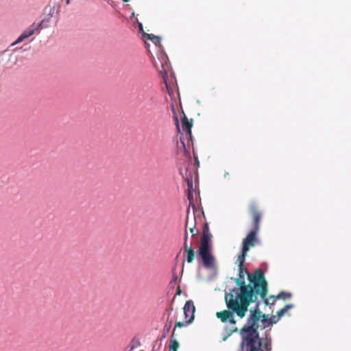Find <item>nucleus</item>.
I'll return each instance as SVG.
<instances>
[{
  "label": "nucleus",
  "instance_id": "obj_6",
  "mask_svg": "<svg viewBox=\"0 0 351 351\" xmlns=\"http://www.w3.org/2000/svg\"><path fill=\"white\" fill-rule=\"evenodd\" d=\"M153 64L155 69L160 73L163 79L167 75L168 71L170 69V64L168 58L165 54L160 53L157 59H154Z\"/></svg>",
  "mask_w": 351,
  "mask_h": 351
},
{
  "label": "nucleus",
  "instance_id": "obj_5",
  "mask_svg": "<svg viewBox=\"0 0 351 351\" xmlns=\"http://www.w3.org/2000/svg\"><path fill=\"white\" fill-rule=\"evenodd\" d=\"M204 218V216L201 213L196 215L193 213V215H191L189 212H188L186 217L185 228H189L192 237H195L199 234V230L196 229V225L198 222H202Z\"/></svg>",
  "mask_w": 351,
  "mask_h": 351
},
{
  "label": "nucleus",
  "instance_id": "obj_31",
  "mask_svg": "<svg viewBox=\"0 0 351 351\" xmlns=\"http://www.w3.org/2000/svg\"><path fill=\"white\" fill-rule=\"evenodd\" d=\"M169 328H171V324H169V326H167V328H168V330L169 329Z\"/></svg>",
  "mask_w": 351,
  "mask_h": 351
},
{
  "label": "nucleus",
  "instance_id": "obj_11",
  "mask_svg": "<svg viewBox=\"0 0 351 351\" xmlns=\"http://www.w3.org/2000/svg\"><path fill=\"white\" fill-rule=\"evenodd\" d=\"M182 130L186 132L187 134L189 135L190 138L191 137V127H192V120H189L186 115L184 114L182 117Z\"/></svg>",
  "mask_w": 351,
  "mask_h": 351
},
{
  "label": "nucleus",
  "instance_id": "obj_30",
  "mask_svg": "<svg viewBox=\"0 0 351 351\" xmlns=\"http://www.w3.org/2000/svg\"><path fill=\"white\" fill-rule=\"evenodd\" d=\"M124 2H128L130 0H122Z\"/></svg>",
  "mask_w": 351,
  "mask_h": 351
},
{
  "label": "nucleus",
  "instance_id": "obj_23",
  "mask_svg": "<svg viewBox=\"0 0 351 351\" xmlns=\"http://www.w3.org/2000/svg\"><path fill=\"white\" fill-rule=\"evenodd\" d=\"M188 241V233H187L186 230H185L184 241Z\"/></svg>",
  "mask_w": 351,
  "mask_h": 351
},
{
  "label": "nucleus",
  "instance_id": "obj_18",
  "mask_svg": "<svg viewBox=\"0 0 351 351\" xmlns=\"http://www.w3.org/2000/svg\"><path fill=\"white\" fill-rule=\"evenodd\" d=\"M191 323H187V319H186L185 322H178L176 323L175 324V327H174V329L172 332V335H171V337H173L174 336V334H175V329L176 328H182V327H184V326H186L189 324H190Z\"/></svg>",
  "mask_w": 351,
  "mask_h": 351
},
{
  "label": "nucleus",
  "instance_id": "obj_21",
  "mask_svg": "<svg viewBox=\"0 0 351 351\" xmlns=\"http://www.w3.org/2000/svg\"><path fill=\"white\" fill-rule=\"evenodd\" d=\"M187 196H188V199L190 202V204H191V202L193 200V191H189Z\"/></svg>",
  "mask_w": 351,
  "mask_h": 351
},
{
  "label": "nucleus",
  "instance_id": "obj_16",
  "mask_svg": "<svg viewBox=\"0 0 351 351\" xmlns=\"http://www.w3.org/2000/svg\"><path fill=\"white\" fill-rule=\"evenodd\" d=\"M293 305L292 304H287L284 306V308H281L280 310H279L278 312H277V315L279 317V318L280 319V317L282 316H283L289 309H291V308H293Z\"/></svg>",
  "mask_w": 351,
  "mask_h": 351
},
{
  "label": "nucleus",
  "instance_id": "obj_13",
  "mask_svg": "<svg viewBox=\"0 0 351 351\" xmlns=\"http://www.w3.org/2000/svg\"><path fill=\"white\" fill-rule=\"evenodd\" d=\"M143 37L145 40H150L153 42V43L157 46H160V38L159 36H155L152 34H146L144 33Z\"/></svg>",
  "mask_w": 351,
  "mask_h": 351
},
{
  "label": "nucleus",
  "instance_id": "obj_8",
  "mask_svg": "<svg viewBox=\"0 0 351 351\" xmlns=\"http://www.w3.org/2000/svg\"><path fill=\"white\" fill-rule=\"evenodd\" d=\"M233 313H236L228 308V310H223L220 312H217L216 315L222 322H229L230 324H234L236 321Z\"/></svg>",
  "mask_w": 351,
  "mask_h": 351
},
{
  "label": "nucleus",
  "instance_id": "obj_24",
  "mask_svg": "<svg viewBox=\"0 0 351 351\" xmlns=\"http://www.w3.org/2000/svg\"><path fill=\"white\" fill-rule=\"evenodd\" d=\"M186 245H191V244H189L188 241H184V250H186Z\"/></svg>",
  "mask_w": 351,
  "mask_h": 351
},
{
  "label": "nucleus",
  "instance_id": "obj_20",
  "mask_svg": "<svg viewBox=\"0 0 351 351\" xmlns=\"http://www.w3.org/2000/svg\"><path fill=\"white\" fill-rule=\"evenodd\" d=\"M269 319V322H271V325L273 324L277 323L280 320V318H279V317L277 315H272Z\"/></svg>",
  "mask_w": 351,
  "mask_h": 351
},
{
  "label": "nucleus",
  "instance_id": "obj_32",
  "mask_svg": "<svg viewBox=\"0 0 351 351\" xmlns=\"http://www.w3.org/2000/svg\"><path fill=\"white\" fill-rule=\"evenodd\" d=\"M169 328H171V324H169V326H167V328H168V330L169 329Z\"/></svg>",
  "mask_w": 351,
  "mask_h": 351
},
{
  "label": "nucleus",
  "instance_id": "obj_12",
  "mask_svg": "<svg viewBox=\"0 0 351 351\" xmlns=\"http://www.w3.org/2000/svg\"><path fill=\"white\" fill-rule=\"evenodd\" d=\"M186 254V261L188 263H192L195 258V251L192 247V245H186V250H184Z\"/></svg>",
  "mask_w": 351,
  "mask_h": 351
},
{
  "label": "nucleus",
  "instance_id": "obj_7",
  "mask_svg": "<svg viewBox=\"0 0 351 351\" xmlns=\"http://www.w3.org/2000/svg\"><path fill=\"white\" fill-rule=\"evenodd\" d=\"M183 310L184 318L185 319H187V323H191L194 319V313L195 311V307L193 302L191 300L186 301Z\"/></svg>",
  "mask_w": 351,
  "mask_h": 351
},
{
  "label": "nucleus",
  "instance_id": "obj_29",
  "mask_svg": "<svg viewBox=\"0 0 351 351\" xmlns=\"http://www.w3.org/2000/svg\"><path fill=\"white\" fill-rule=\"evenodd\" d=\"M182 143L183 147H184V148H185L184 143V142H182Z\"/></svg>",
  "mask_w": 351,
  "mask_h": 351
},
{
  "label": "nucleus",
  "instance_id": "obj_3",
  "mask_svg": "<svg viewBox=\"0 0 351 351\" xmlns=\"http://www.w3.org/2000/svg\"><path fill=\"white\" fill-rule=\"evenodd\" d=\"M212 238L213 235L210 232L208 223L204 221L197 254L201 258L203 266L206 269L217 271L218 267L217 263L212 252Z\"/></svg>",
  "mask_w": 351,
  "mask_h": 351
},
{
  "label": "nucleus",
  "instance_id": "obj_27",
  "mask_svg": "<svg viewBox=\"0 0 351 351\" xmlns=\"http://www.w3.org/2000/svg\"><path fill=\"white\" fill-rule=\"evenodd\" d=\"M180 287L178 288V290H177V293L178 294H180Z\"/></svg>",
  "mask_w": 351,
  "mask_h": 351
},
{
  "label": "nucleus",
  "instance_id": "obj_2",
  "mask_svg": "<svg viewBox=\"0 0 351 351\" xmlns=\"http://www.w3.org/2000/svg\"><path fill=\"white\" fill-rule=\"evenodd\" d=\"M259 321L261 322V327L263 328H265L271 325L268 315L262 313L259 309V303L257 302L255 308L250 311L247 325L244 326L241 330L242 342L249 347L250 351H255L256 348L264 351H270V344L263 343L259 337L258 332V323Z\"/></svg>",
  "mask_w": 351,
  "mask_h": 351
},
{
  "label": "nucleus",
  "instance_id": "obj_14",
  "mask_svg": "<svg viewBox=\"0 0 351 351\" xmlns=\"http://www.w3.org/2000/svg\"><path fill=\"white\" fill-rule=\"evenodd\" d=\"M247 252H245L244 253L243 252V250L242 249L241 254L239 255L238 258H237V261L239 263V267H243V264H244V262H245V256L247 255Z\"/></svg>",
  "mask_w": 351,
  "mask_h": 351
},
{
  "label": "nucleus",
  "instance_id": "obj_4",
  "mask_svg": "<svg viewBox=\"0 0 351 351\" xmlns=\"http://www.w3.org/2000/svg\"><path fill=\"white\" fill-rule=\"evenodd\" d=\"M249 213L252 217L253 228L243 240L242 249L243 252H248L258 243L257 234L260 229L261 213L255 203H251L249 207Z\"/></svg>",
  "mask_w": 351,
  "mask_h": 351
},
{
  "label": "nucleus",
  "instance_id": "obj_1",
  "mask_svg": "<svg viewBox=\"0 0 351 351\" xmlns=\"http://www.w3.org/2000/svg\"><path fill=\"white\" fill-rule=\"evenodd\" d=\"M234 282L239 288H234L229 293H226L225 301L228 308L243 318L250 304L257 300L258 295L261 298L267 296V282L261 269H256L251 274L243 267H239V277Z\"/></svg>",
  "mask_w": 351,
  "mask_h": 351
},
{
  "label": "nucleus",
  "instance_id": "obj_19",
  "mask_svg": "<svg viewBox=\"0 0 351 351\" xmlns=\"http://www.w3.org/2000/svg\"><path fill=\"white\" fill-rule=\"evenodd\" d=\"M186 182H187L188 192L193 191L192 179L191 178L189 179V178H186Z\"/></svg>",
  "mask_w": 351,
  "mask_h": 351
},
{
  "label": "nucleus",
  "instance_id": "obj_25",
  "mask_svg": "<svg viewBox=\"0 0 351 351\" xmlns=\"http://www.w3.org/2000/svg\"><path fill=\"white\" fill-rule=\"evenodd\" d=\"M138 27H139V29H140L141 31H143V25H142L141 23H138Z\"/></svg>",
  "mask_w": 351,
  "mask_h": 351
},
{
  "label": "nucleus",
  "instance_id": "obj_10",
  "mask_svg": "<svg viewBox=\"0 0 351 351\" xmlns=\"http://www.w3.org/2000/svg\"><path fill=\"white\" fill-rule=\"evenodd\" d=\"M39 27L40 25L37 26H35L34 24L32 25L20 35V36L16 40L14 43H13L12 45L19 43L25 38H27L28 37L31 36L34 34L35 31L39 28Z\"/></svg>",
  "mask_w": 351,
  "mask_h": 351
},
{
  "label": "nucleus",
  "instance_id": "obj_28",
  "mask_svg": "<svg viewBox=\"0 0 351 351\" xmlns=\"http://www.w3.org/2000/svg\"><path fill=\"white\" fill-rule=\"evenodd\" d=\"M229 176V173H228V172H227V173H226L224 174V178H226V176Z\"/></svg>",
  "mask_w": 351,
  "mask_h": 351
},
{
  "label": "nucleus",
  "instance_id": "obj_17",
  "mask_svg": "<svg viewBox=\"0 0 351 351\" xmlns=\"http://www.w3.org/2000/svg\"><path fill=\"white\" fill-rule=\"evenodd\" d=\"M179 348V343L176 339H172L169 346V351H177Z\"/></svg>",
  "mask_w": 351,
  "mask_h": 351
},
{
  "label": "nucleus",
  "instance_id": "obj_9",
  "mask_svg": "<svg viewBox=\"0 0 351 351\" xmlns=\"http://www.w3.org/2000/svg\"><path fill=\"white\" fill-rule=\"evenodd\" d=\"M291 297V294L290 293H287L282 291L277 295H271L269 298L266 297L265 298H262L264 300V302L266 305H273L276 302L277 299H289Z\"/></svg>",
  "mask_w": 351,
  "mask_h": 351
},
{
  "label": "nucleus",
  "instance_id": "obj_26",
  "mask_svg": "<svg viewBox=\"0 0 351 351\" xmlns=\"http://www.w3.org/2000/svg\"><path fill=\"white\" fill-rule=\"evenodd\" d=\"M176 123H177V128L179 129L178 119L177 117H176Z\"/></svg>",
  "mask_w": 351,
  "mask_h": 351
},
{
  "label": "nucleus",
  "instance_id": "obj_22",
  "mask_svg": "<svg viewBox=\"0 0 351 351\" xmlns=\"http://www.w3.org/2000/svg\"><path fill=\"white\" fill-rule=\"evenodd\" d=\"M177 280H178V276H177V274L176 273H173V276H172V280L171 281V283L176 282Z\"/></svg>",
  "mask_w": 351,
  "mask_h": 351
},
{
  "label": "nucleus",
  "instance_id": "obj_15",
  "mask_svg": "<svg viewBox=\"0 0 351 351\" xmlns=\"http://www.w3.org/2000/svg\"><path fill=\"white\" fill-rule=\"evenodd\" d=\"M293 305L292 304H287L284 306V308H281L280 310H279L278 312H277V315L279 317V318L280 319V317L282 316H283L289 309H291V308H293Z\"/></svg>",
  "mask_w": 351,
  "mask_h": 351
}]
</instances>
